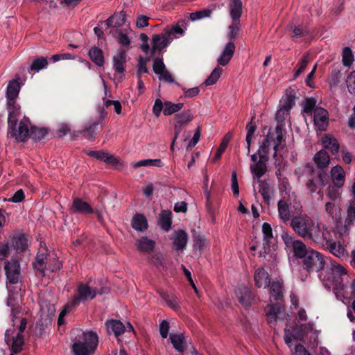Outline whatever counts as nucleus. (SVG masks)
<instances>
[{
	"label": "nucleus",
	"instance_id": "f257e3e1",
	"mask_svg": "<svg viewBox=\"0 0 355 355\" xmlns=\"http://www.w3.org/2000/svg\"><path fill=\"white\" fill-rule=\"evenodd\" d=\"M327 290L332 289L338 300L355 298V279H351L344 266L332 263L331 267L318 275Z\"/></svg>",
	"mask_w": 355,
	"mask_h": 355
},
{
	"label": "nucleus",
	"instance_id": "f03ea898",
	"mask_svg": "<svg viewBox=\"0 0 355 355\" xmlns=\"http://www.w3.org/2000/svg\"><path fill=\"white\" fill-rule=\"evenodd\" d=\"M291 227L297 236L315 243H322V239L329 235V226L316 221L306 214L293 216L291 220Z\"/></svg>",
	"mask_w": 355,
	"mask_h": 355
},
{
	"label": "nucleus",
	"instance_id": "7ed1b4c3",
	"mask_svg": "<svg viewBox=\"0 0 355 355\" xmlns=\"http://www.w3.org/2000/svg\"><path fill=\"white\" fill-rule=\"evenodd\" d=\"M293 331L294 334L288 329L286 328L284 329V341L289 347H291L293 341L296 340H304V338H308L309 334L310 343L313 346L318 345L320 331L314 329L313 324L308 323L304 324H302L299 326L297 325L293 329Z\"/></svg>",
	"mask_w": 355,
	"mask_h": 355
},
{
	"label": "nucleus",
	"instance_id": "20e7f679",
	"mask_svg": "<svg viewBox=\"0 0 355 355\" xmlns=\"http://www.w3.org/2000/svg\"><path fill=\"white\" fill-rule=\"evenodd\" d=\"M283 286L280 282H272L270 288V304L265 308L267 320L269 324L277 321L278 314L280 313L279 301L282 298Z\"/></svg>",
	"mask_w": 355,
	"mask_h": 355
},
{
	"label": "nucleus",
	"instance_id": "39448f33",
	"mask_svg": "<svg viewBox=\"0 0 355 355\" xmlns=\"http://www.w3.org/2000/svg\"><path fill=\"white\" fill-rule=\"evenodd\" d=\"M97 334L92 331L83 332L80 340L72 346L73 355H93L98 345Z\"/></svg>",
	"mask_w": 355,
	"mask_h": 355
},
{
	"label": "nucleus",
	"instance_id": "423d86ee",
	"mask_svg": "<svg viewBox=\"0 0 355 355\" xmlns=\"http://www.w3.org/2000/svg\"><path fill=\"white\" fill-rule=\"evenodd\" d=\"M104 293H105V291L103 288L99 290L87 284L80 283L76 289V294L69 302V305L67 308L70 306L76 307L81 302H85L94 299L97 294H103Z\"/></svg>",
	"mask_w": 355,
	"mask_h": 355
},
{
	"label": "nucleus",
	"instance_id": "0eeeda50",
	"mask_svg": "<svg viewBox=\"0 0 355 355\" xmlns=\"http://www.w3.org/2000/svg\"><path fill=\"white\" fill-rule=\"evenodd\" d=\"M282 142V128L279 126H277L274 132H269L266 135L263 141L259 146L258 155H259L260 150L263 149L268 159H269V154L272 151L273 152L272 157H275L277 156V148L281 145Z\"/></svg>",
	"mask_w": 355,
	"mask_h": 355
},
{
	"label": "nucleus",
	"instance_id": "6e6552de",
	"mask_svg": "<svg viewBox=\"0 0 355 355\" xmlns=\"http://www.w3.org/2000/svg\"><path fill=\"white\" fill-rule=\"evenodd\" d=\"M281 237L288 253L293 254L297 259H302L303 256L306 255L309 249L302 241L293 237L287 232H283Z\"/></svg>",
	"mask_w": 355,
	"mask_h": 355
},
{
	"label": "nucleus",
	"instance_id": "1a4fd4ad",
	"mask_svg": "<svg viewBox=\"0 0 355 355\" xmlns=\"http://www.w3.org/2000/svg\"><path fill=\"white\" fill-rule=\"evenodd\" d=\"M303 268L307 272H319L324 269L325 260L324 256L319 252L309 249L302 259Z\"/></svg>",
	"mask_w": 355,
	"mask_h": 355
},
{
	"label": "nucleus",
	"instance_id": "9d476101",
	"mask_svg": "<svg viewBox=\"0 0 355 355\" xmlns=\"http://www.w3.org/2000/svg\"><path fill=\"white\" fill-rule=\"evenodd\" d=\"M8 137L15 138L17 141L24 142L26 140L29 135V125L30 122L28 120L24 119L19 123L17 121H8Z\"/></svg>",
	"mask_w": 355,
	"mask_h": 355
},
{
	"label": "nucleus",
	"instance_id": "9b49d317",
	"mask_svg": "<svg viewBox=\"0 0 355 355\" xmlns=\"http://www.w3.org/2000/svg\"><path fill=\"white\" fill-rule=\"evenodd\" d=\"M5 340L10 346L12 353L18 354L22 351L24 345V339L21 332H16L14 329L6 330L5 333Z\"/></svg>",
	"mask_w": 355,
	"mask_h": 355
},
{
	"label": "nucleus",
	"instance_id": "f8f14e48",
	"mask_svg": "<svg viewBox=\"0 0 355 355\" xmlns=\"http://www.w3.org/2000/svg\"><path fill=\"white\" fill-rule=\"evenodd\" d=\"M333 230L331 227L328 228V236L327 238L322 239V245L325 242L326 247L329 251L334 256L340 259H345L347 257V251L345 248L340 243V242H336L332 239Z\"/></svg>",
	"mask_w": 355,
	"mask_h": 355
},
{
	"label": "nucleus",
	"instance_id": "ddd939ff",
	"mask_svg": "<svg viewBox=\"0 0 355 355\" xmlns=\"http://www.w3.org/2000/svg\"><path fill=\"white\" fill-rule=\"evenodd\" d=\"M4 269L10 284H17L21 278L20 264L17 259H11L5 263Z\"/></svg>",
	"mask_w": 355,
	"mask_h": 355
},
{
	"label": "nucleus",
	"instance_id": "4468645a",
	"mask_svg": "<svg viewBox=\"0 0 355 355\" xmlns=\"http://www.w3.org/2000/svg\"><path fill=\"white\" fill-rule=\"evenodd\" d=\"M259 159L256 164H251L250 166V172L254 179L261 178L267 171L266 162L268 159L265 155L263 149L259 152Z\"/></svg>",
	"mask_w": 355,
	"mask_h": 355
},
{
	"label": "nucleus",
	"instance_id": "2eb2a0df",
	"mask_svg": "<svg viewBox=\"0 0 355 355\" xmlns=\"http://www.w3.org/2000/svg\"><path fill=\"white\" fill-rule=\"evenodd\" d=\"M263 232V250L259 252V257H265L270 251L271 245L274 237L271 225L268 223H263L262 225Z\"/></svg>",
	"mask_w": 355,
	"mask_h": 355
},
{
	"label": "nucleus",
	"instance_id": "dca6fc26",
	"mask_svg": "<svg viewBox=\"0 0 355 355\" xmlns=\"http://www.w3.org/2000/svg\"><path fill=\"white\" fill-rule=\"evenodd\" d=\"M153 45H152V53L150 57L146 58V61L150 60L151 56H153L156 51L160 52L164 48H166L172 41L169 36L164 31L161 35H153L152 37Z\"/></svg>",
	"mask_w": 355,
	"mask_h": 355
},
{
	"label": "nucleus",
	"instance_id": "f3484780",
	"mask_svg": "<svg viewBox=\"0 0 355 355\" xmlns=\"http://www.w3.org/2000/svg\"><path fill=\"white\" fill-rule=\"evenodd\" d=\"M313 122L318 130L324 131L329 125V113L322 107H317L313 114Z\"/></svg>",
	"mask_w": 355,
	"mask_h": 355
},
{
	"label": "nucleus",
	"instance_id": "a211bd4d",
	"mask_svg": "<svg viewBox=\"0 0 355 355\" xmlns=\"http://www.w3.org/2000/svg\"><path fill=\"white\" fill-rule=\"evenodd\" d=\"M153 68L155 73L159 76V80L168 83H173L174 81L170 73L166 69V67L162 59H155L153 61Z\"/></svg>",
	"mask_w": 355,
	"mask_h": 355
},
{
	"label": "nucleus",
	"instance_id": "6ab92c4d",
	"mask_svg": "<svg viewBox=\"0 0 355 355\" xmlns=\"http://www.w3.org/2000/svg\"><path fill=\"white\" fill-rule=\"evenodd\" d=\"M193 119L190 111L183 112L175 116V139H177L180 134L182 127L188 124Z\"/></svg>",
	"mask_w": 355,
	"mask_h": 355
},
{
	"label": "nucleus",
	"instance_id": "aec40b11",
	"mask_svg": "<svg viewBox=\"0 0 355 355\" xmlns=\"http://www.w3.org/2000/svg\"><path fill=\"white\" fill-rule=\"evenodd\" d=\"M235 49L234 42H228L217 59L218 65L226 66L232 58Z\"/></svg>",
	"mask_w": 355,
	"mask_h": 355
},
{
	"label": "nucleus",
	"instance_id": "412c9836",
	"mask_svg": "<svg viewBox=\"0 0 355 355\" xmlns=\"http://www.w3.org/2000/svg\"><path fill=\"white\" fill-rule=\"evenodd\" d=\"M330 178L334 185L337 188H342L345 183V172L342 166L336 165L331 168Z\"/></svg>",
	"mask_w": 355,
	"mask_h": 355
},
{
	"label": "nucleus",
	"instance_id": "4be33fe9",
	"mask_svg": "<svg viewBox=\"0 0 355 355\" xmlns=\"http://www.w3.org/2000/svg\"><path fill=\"white\" fill-rule=\"evenodd\" d=\"M171 239L173 240V249L177 252H182L187 246L188 235L184 230H178L173 232Z\"/></svg>",
	"mask_w": 355,
	"mask_h": 355
},
{
	"label": "nucleus",
	"instance_id": "5701e85b",
	"mask_svg": "<svg viewBox=\"0 0 355 355\" xmlns=\"http://www.w3.org/2000/svg\"><path fill=\"white\" fill-rule=\"evenodd\" d=\"M72 212L80 214H90L94 213L93 208L87 202L79 198H74L71 207Z\"/></svg>",
	"mask_w": 355,
	"mask_h": 355
},
{
	"label": "nucleus",
	"instance_id": "b1692460",
	"mask_svg": "<svg viewBox=\"0 0 355 355\" xmlns=\"http://www.w3.org/2000/svg\"><path fill=\"white\" fill-rule=\"evenodd\" d=\"M255 285L259 288H266L270 286V277L263 268H258L254 274Z\"/></svg>",
	"mask_w": 355,
	"mask_h": 355
},
{
	"label": "nucleus",
	"instance_id": "393cba45",
	"mask_svg": "<svg viewBox=\"0 0 355 355\" xmlns=\"http://www.w3.org/2000/svg\"><path fill=\"white\" fill-rule=\"evenodd\" d=\"M278 216L281 220L287 223L291 220V202H288L284 198L277 203Z\"/></svg>",
	"mask_w": 355,
	"mask_h": 355
},
{
	"label": "nucleus",
	"instance_id": "a878e982",
	"mask_svg": "<svg viewBox=\"0 0 355 355\" xmlns=\"http://www.w3.org/2000/svg\"><path fill=\"white\" fill-rule=\"evenodd\" d=\"M135 246L137 250L141 252L150 253L155 248V241L145 236L136 240Z\"/></svg>",
	"mask_w": 355,
	"mask_h": 355
},
{
	"label": "nucleus",
	"instance_id": "bb28decb",
	"mask_svg": "<svg viewBox=\"0 0 355 355\" xmlns=\"http://www.w3.org/2000/svg\"><path fill=\"white\" fill-rule=\"evenodd\" d=\"M326 185V174L320 172L315 178H312L306 182V187L311 193H314L318 189Z\"/></svg>",
	"mask_w": 355,
	"mask_h": 355
},
{
	"label": "nucleus",
	"instance_id": "cd10ccee",
	"mask_svg": "<svg viewBox=\"0 0 355 355\" xmlns=\"http://www.w3.org/2000/svg\"><path fill=\"white\" fill-rule=\"evenodd\" d=\"M125 23V13L123 11L115 12L110 17L105 24L108 27L119 28Z\"/></svg>",
	"mask_w": 355,
	"mask_h": 355
},
{
	"label": "nucleus",
	"instance_id": "c85d7f7f",
	"mask_svg": "<svg viewBox=\"0 0 355 355\" xmlns=\"http://www.w3.org/2000/svg\"><path fill=\"white\" fill-rule=\"evenodd\" d=\"M288 28L292 31L291 37L293 39H302L306 37L309 35V28L304 25H295L293 24H290L288 26Z\"/></svg>",
	"mask_w": 355,
	"mask_h": 355
},
{
	"label": "nucleus",
	"instance_id": "c756f323",
	"mask_svg": "<svg viewBox=\"0 0 355 355\" xmlns=\"http://www.w3.org/2000/svg\"><path fill=\"white\" fill-rule=\"evenodd\" d=\"M230 15L232 21H240L243 6L241 0H231L229 3Z\"/></svg>",
	"mask_w": 355,
	"mask_h": 355
},
{
	"label": "nucleus",
	"instance_id": "7c9ffc66",
	"mask_svg": "<svg viewBox=\"0 0 355 355\" xmlns=\"http://www.w3.org/2000/svg\"><path fill=\"white\" fill-rule=\"evenodd\" d=\"M313 161L318 168L323 169L328 167L330 163V157L325 150H320L315 154Z\"/></svg>",
	"mask_w": 355,
	"mask_h": 355
},
{
	"label": "nucleus",
	"instance_id": "2f4dec72",
	"mask_svg": "<svg viewBox=\"0 0 355 355\" xmlns=\"http://www.w3.org/2000/svg\"><path fill=\"white\" fill-rule=\"evenodd\" d=\"M236 296L239 302L245 308L250 305L252 300V293L246 287L239 288L236 291Z\"/></svg>",
	"mask_w": 355,
	"mask_h": 355
},
{
	"label": "nucleus",
	"instance_id": "473e14b6",
	"mask_svg": "<svg viewBox=\"0 0 355 355\" xmlns=\"http://www.w3.org/2000/svg\"><path fill=\"white\" fill-rule=\"evenodd\" d=\"M88 155L107 164L115 165L119 163V160L114 156L102 150L90 151Z\"/></svg>",
	"mask_w": 355,
	"mask_h": 355
},
{
	"label": "nucleus",
	"instance_id": "72a5a7b5",
	"mask_svg": "<svg viewBox=\"0 0 355 355\" xmlns=\"http://www.w3.org/2000/svg\"><path fill=\"white\" fill-rule=\"evenodd\" d=\"M259 192L261 193L266 202L269 204L273 195L272 186L267 181H259Z\"/></svg>",
	"mask_w": 355,
	"mask_h": 355
},
{
	"label": "nucleus",
	"instance_id": "f704fd0d",
	"mask_svg": "<svg viewBox=\"0 0 355 355\" xmlns=\"http://www.w3.org/2000/svg\"><path fill=\"white\" fill-rule=\"evenodd\" d=\"M47 259L48 257L44 252L40 250L36 257L35 261L33 263L34 268L40 271L42 275H44L45 271L47 270Z\"/></svg>",
	"mask_w": 355,
	"mask_h": 355
},
{
	"label": "nucleus",
	"instance_id": "c9c22d12",
	"mask_svg": "<svg viewBox=\"0 0 355 355\" xmlns=\"http://www.w3.org/2000/svg\"><path fill=\"white\" fill-rule=\"evenodd\" d=\"M126 62L125 53L123 51H119L113 57V67L116 72L122 73L125 70V64Z\"/></svg>",
	"mask_w": 355,
	"mask_h": 355
},
{
	"label": "nucleus",
	"instance_id": "e433bc0d",
	"mask_svg": "<svg viewBox=\"0 0 355 355\" xmlns=\"http://www.w3.org/2000/svg\"><path fill=\"white\" fill-rule=\"evenodd\" d=\"M172 213L168 210H164L159 215L158 224L164 231L168 232L171 227Z\"/></svg>",
	"mask_w": 355,
	"mask_h": 355
},
{
	"label": "nucleus",
	"instance_id": "4c0bfd02",
	"mask_svg": "<svg viewBox=\"0 0 355 355\" xmlns=\"http://www.w3.org/2000/svg\"><path fill=\"white\" fill-rule=\"evenodd\" d=\"M291 104L290 102L282 105L276 112V120L279 123V125H283L284 121L289 115L290 110L291 109Z\"/></svg>",
	"mask_w": 355,
	"mask_h": 355
},
{
	"label": "nucleus",
	"instance_id": "58836bf2",
	"mask_svg": "<svg viewBox=\"0 0 355 355\" xmlns=\"http://www.w3.org/2000/svg\"><path fill=\"white\" fill-rule=\"evenodd\" d=\"M106 327L109 334L114 333L119 336L124 332L125 327L119 320H111L106 322Z\"/></svg>",
	"mask_w": 355,
	"mask_h": 355
},
{
	"label": "nucleus",
	"instance_id": "ea45409f",
	"mask_svg": "<svg viewBox=\"0 0 355 355\" xmlns=\"http://www.w3.org/2000/svg\"><path fill=\"white\" fill-rule=\"evenodd\" d=\"M347 214V215L344 225L345 232H348L349 227L355 222V200H352L349 202Z\"/></svg>",
	"mask_w": 355,
	"mask_h": 355
},
{
	"label": "nucleus",
	"instance_id": "a19ab883",
	"mask_svg": "<svg viewBox=\"0 0 355 355\" xmlns=\"http://www.w3.org/2000/svg\"><path fill=\"white\" fill-rule=\"evenodd\" d=\"M132 227L139 232L147 230L148 222L146 217L141 214H137L132 219Z\"/></svg>",
	"mask_w": 355,
	"mask_h": 355
},
{
	"label": "nucleus",
	"instance_id": "79ce46f5",
	"mask_svg": "<svg viewBox=\"0 0 355 355\" xmlns=\"http://www.w3.org/2000/svg\"><path fill=\"white\" fill-rule=\"evenodd\" d=\"M20 90V85L17 80H12L9 82L6 89L7 100H15Z\"/></svg>",
	"mask_w": 355,
	"mask_h": 355
},
{
	"label": "nucleus",
	"instance_id": "37998d69",
	"mask_svg": "<svg viewBox=\"0 0 355 355\" xmlns=\"http://www.w3.org/2000/svg\"><path fill=\"white\" fill-rule=\"evenodd\" d=\"M322 144L324 148L331 150L333 153L338 152L339 144L335 138L329 135H325L322 138Z\"/></svg>",
	"mask_w": 355,
	"mask_h": 355
},
{
	"label": "nucleus",
	"instance_id": "c03bdc74",
	"mask_svg": "<svg viewBox=\"0 0 355 355\" xmlns=\"http://www.w3.org/2000/svg\"><path fill=\"white\" fill-rule=\"evenodd\" d=\"M7 108L8 111V121H17V116L19 114V107L15 103V100H7Z\"/></svg>",
	"mask_w": 355,
	"mask_h": 355
},
{
	"label": "nucleus",
	"instance_id": "a18cd8bd",
	"mask_svg": "<svg viewBox=\"0 0 355 355\" xmlns=\"http://www.w3.org/2000/svg\"><path fill=\"white\" fill-rule=\"evenodd\" d=\"M103 119L101 118L94 121L83 130L85 137L88 139H94L96 135L97 126L101 125L103 126Z\"/></svg>",
	"mask_w": 355,
	"mask_h": 355
},
{
	"label": "nucleus",
	"instance_id": "49530a36",
	"mask_svg": "<svg viewBox=\"0 0 355 355\" xmlns=\"http://www.w3.org/2000/svg\"><path fill=\"white\" fill-rule=\"evenodd\" d=\"M12 243L17 252H23L28 248L27 236L24 234H17L13 237Z\"/></svg>",
	"mask_w": 355,
	"mask_h": 355
},
{
	"label": "nucleus",
	"instance_id": "de8ad7c7",
	"mask_svg": "<svg viewBox=\"0 0 355 355\" xmlns=\"http://www.w3.org/2000/svg\"><path fill=\"white\" fill-rule=\"evenodd\" d=\"M171 342L173 347L179 352H183L186 349L184 337L180 334H171Z\"/></svg>",
	"mask_w": 355,
	"mask_h": 355
},
{
	"label": "nucleus",
	"instance_id": "09e8293b",
	"mask_svg": "<svg viewBox=\"0 0 355 355\" xmlns=\"http://www.w3.org/2000/svg\"><path fill=\"white\" fill-rule=\"evenodd\" d=\"M90 59L98 66L102 67L104 64V57L102 51L98 48H92L89 51Z\"/></svg>",
	"mask_w": 355,
	"mask_h": 355
},
{
	"label": "nucleus",
	"instance_id": "8fccbe9b",
	"mask_svg": "<svg viewBox=\"0 0 355 355\" xmlns=\"http://www.w3.org/2000/svg\"><path fill=\"white\" fill-rule=\"evenodd\" d=\"M48 65L47 59L44 57H35L32 61V64L28 67V71H39L41 69L46 68Z\"/></svg>",
	"mask_w": 355,
	"mask_h": 355
},
{
	"label": "nucleus",
	"instance_id": "3c124183",
	"mask_svg": "<svg viewBox=\"0 0 355 355\" xmlns=\"http://www.w3.org/2000/svg\"><path fill=\"white\" fill-rule=\"evenodd\" d=\"M183 107V103H173L171 101H165L164 103V114L166 116L171 115Z\"/></svg>",
	"mask_w": 355,
	"mask_h": 355
},
{
	"label": "nucleus",
	"instance_id": "603ef678",
	"mask_svg": "<svg viewBox=\"0 0 355 355\" xmlns=\"http://www.w3.org/2000/svg\"><path fill=\"white\" fill-rule=\"evenodd\" d=\"M228 29L229 31L227 34V37L229 42H234L239 35V33L241 30L240 21H232Z\"/></svg>",
	"mask_w": 355,
	"mask_h": 355
},
{
	"label": "nucleus",
	"instance_id": "864d4df0",
	"mask_svg": "<svg viewBox=\"0 0 355 355\" xmlns=\"http://www.w3.org/2000/svg\"><path fill=\"white\" fill-rule=\"evenodd\" d=\"M163 163L160 159H146L140 160L133 164L135 168L141 166H157L162 167Z\"/></svg>",
	"mask_w": 355,
	"mask_h": 355
},
{
	"label": "nucleus",
	"instance_id": "5fc2aeb1",
	"mask_svg": "<svg viewBox=\"0 0 355 355\" xmlns=\"http://www.w3.org/2000/svg\"><path fill=\"white\" fill-rule=\"evenodd\" d=\"M232 133H227L223 138L219 148H218L214 158L213 161L216 162L218 159H219L224 152V150L226 149L230 139H232Z\"/></svg>",
	"mask_w": 355,
	"mask_h": 355
},
{
	"label": "nucleus",
	"instance_id": "6e6d98bb",
	"mask_svg": "<svg viewBox=\"0 0 355 355\" xmlns=\"http://www.w3.org/2000/svg\"><path fill=\"white\" fill-rule=\"evenodd\" d=\"M223 70L220 67H216L209 77L205 80L204 84L207 86L214 85L222 74Z\"/></svg>",
	"mask_w": 355,
	"mask_h": 355
},
{
	"label": "nucleus",
	"instance_id": "4d7b16f0",
	"mask_svg": "<svg viewBox=\"0 0 355 355\" xmlns=\"http://www.w3.org/2000/svg\"><path fill=\"white\" fill-rule=\"evenodd\" d=\"M47 133V130L44 128L31 127L29 129V135L35 141H38L44 137Z\"/></svg>",
	"mask_w": 355,
	"mask_h": 355
},
{
	"label": "nucleus",
	"instance_id": "13d9d810",
	"mask_svg": "<svg viewBox=\"0 0 355 355\" xmlns=\"http://www.w3.org/2000/svg\"><path fill=\"white\" fill-rule=\"evenodd\" d=\"M165 32L172 40L174 38H178L184 34V30L179 25V24L173 26L171 28H166Z\"/></svg>",
	"mask_w": 355,
	"mask_h": 355
},
{
	"label": "nucleus",
	"instance_id": "bf43d9fd",
	"mask_svg": "<svg viewBox=\"0 0 355 355\" xmlns=\"http://www.w3.org/2000/svg\"><path fill=\"white\" fill-rule=\"evenodd\" d=\"M343 63L345 67H350L354 62V55L349 47H345L343 50Z\"/></svg>",
	"mask_w": 355,
	"mask_h": 355
},
{
	"label": "nucleus",
	"instance_id": "052dcab7",
	"mask_svg": "<svg viewBox=\"0 0 355 355\" xmlns=\"http://www.w3.org/2000/svg\"><path fill=\"white\" fill-rule=\"evenodd\" d=\"M49 257L47 259L48 266L46 270L55 272L59 270L62 266V263L58 259V257L55 255H53L52 257H50V255H49Z\"/></svg>",
	"mask_w": 355,
	"mask_h": 355
},
{
	"label": "nucleus",
	"instance_id": "680f3d73",
	"mask_svg": "<svg viewBox=\"0 0 355 355\" xmlns=\"http://www.w3.org/2000/svg\"><path fill=\"white\" fill-rule=\"evenodd\" d=\"M310 60L309 55L308 53L304 55L300 62H298V69L295 73V78L298 77L305 69Z\"/></svg>",
	"mask_w": 355,
	"mask_h": 355
},
{
	"label": "nucleus",
	"instance_id": "e2e57ef3",
	"mask_svg": "<svg viewBox=\"0 0 355 355\" xmlns=\"http://www.w3.org/2000/svg\"><path fill=\"white\" fill-rule=\"evenodd\" d=\"M211 14V10L209 9H205L199 10L190 14V19L191 21H196L205 17H209Z\"/></svg>",
	"mask_w": 355,
	"mask_h": 355
},
{
	"label": "nucleus",
	"instance_id": "0e129e2a",
	"mask_svg": "<svg viewBox=\"0 0 355 355\" xmlns=\"http://www.w3.org/2000/svg\"><path fill=\"white\" fill-rule=\"evenodd\" d=\"M208 242L204 236H196L193 239V248L199 250L205 249L207 246Z\"/></svg>",
	"mask_w": 355,
	"mask_h": 355
},
{
	"label": "nucleus",
	"instance_id": "69168bd1",
	"mask_svg": "<svg viewBox=\"0 0 355 355\" xmlns=\"http://www.w3.org/2000/svg\"><path fill=\"white\" fill-rule=\"evenodd\" d=\"M317 107H318L316 106V101H315V99H313V98H307L305 101L304 106L303 107V111L305 113H307V114H311L312 112L314 114L315 110Z\"/></svg>",
	"mask_w": 355,
	"mask_h": 355
},
{
	"label": "nucleus",
	"instance_id": "338daca9",
	"mask_svg": "<svg viewBox=\"0 0 355 355\" xmlns=\"http://www.w3.org/2000/svg\"><path fill=\"white\" fill-rule=\"evenodd\" d=\"M339 189L333 184L329 186L327 189V196L333 200L338 199L340 197Z\"/></svg>",
	"mask_w": 355,
	"mask_h": 355
},
{
	"label": "nucleus",
	"instance_id": "774afa93",
	"mask_svg": "<svg viewBox=\"0 0 355 355\" xmlns=\"http://www.w3.org/2000/svg\"><path fill=\"white\" fill-rule=\"evenodd\" d=\"M346 83L349 93L355 94V71L349 74L347 78Z\"/></svg>",
	"mask_w": 355,
	"mask_h": 355
}]
</instances>
